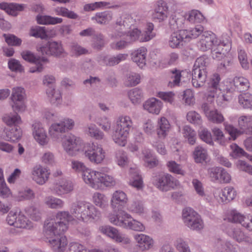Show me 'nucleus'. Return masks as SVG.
Listing matches in <instances>:
<instances>
[{"mask_svg":"<svg viewBox=\"0 0 252 252\" xmlns=\"http://www.w3.org/2000/svg\"><path fill=\"white\" fill-rule=\"evenodd\" d=\"M224 231L230 238L238 243H248L250 241L248 235L240 227L229 225Z\"/></svg>","mask_w":252,"mask_h":252,"instance_id":"21","label":"nucleus"},{"mask_svg":"<svg viewBox=\"0 0 252 252\" xmlns=\"http://www.w3.org/2000/svg\"><path fill=\"white\" fill-rule=\"evenodd\" d=\"M220 76L218 74H215L210 79L208 83L207 90L209 95L212 97H216L218 103L221 101H227V99L224 95L225 91L237 90L243 92L248 90L250 87L249 80L243 77H235L231 81H226L220 83Z\"/></svg>","mask_w":252,"mask_h":252,"instance_id":"2","label":"nucleus"},{"mask_svg":"<svg viewBox=\"0 0 252 252\" xmlns=\"http://www.w3.org/2000/svg\"><path fill=\"white\" fill-rule=\"evenodd\" d=\"M29 35L30 36L40 38L42 39H46L48 37L46 32L45 27L38 26H33L31 28L29 31Z\"/></svg>","mask_w":252,"mask_h":252,"instance_id":"53","label":"nucleus"},{"mask_svg":"<svg viewBox=\"0 0 252 252\" xmlns=\"http://www.w3.org/2000/svg\"><path fill=\"white\" fill-rule=\"evenodd\" d=\"M15 227L17 228L31 229L33 227V224L23 214L20 212L18 213Z\"/></svg>","mask_w":252,"mask_h":252,"instance_id":"62","label":"nucleus"},{"mask_svg":"<svg viewBox=\"0 0 252 252\" xmlns=\"http://www.w3.org/2000/svg\"><path fill=\"white\" fill-rule=\"evenodd\" d=\"M63 150L70 156H75L79 153L85 152L87 143L80 137L71 135L67 137L62 143Z\"/></svg>","mask_w":252,"mask_h":252,"instance_id":"11","label":"nucleus"},{"mask_svg":"<svg viewBox=\"0 0 252 252\" xmlns=\"http://www.w3.org/2000/svg\"><path fill=\"white\" fill-rule=\"evenodd\" d=\"M185 32L182 30H179L173 32L169 39L168 45L171 48H178L182 45L183 42H186L187 35H185Z\"/></svg>","mask_w":252,"mask_h":252,"instance_id":"34","label":"nucleus"},{"mask_svg":"<svg viewBox=\"0 0 252 252\" xmlns=\"http://www.w3.org/2000/svg\"><path fill=\"white\" fill-rule=\"evenodd\" d=\"M185 75H186L187 77L190 76L189 74L187 71H180L176 70L173 71L171 77L172 80L169 82L168 86L172 88L180 86V82L182 80L183 82L185 81V80H183L184 77V76Z\"/></svg>","mask_w":252,"mask_h":252,"instance_id":"41","label":"nucleus"},{"mask_svg":"<svg viewBox=\"0 0 252 252\" xmlns=\"http://www.w3.org/2000/svg\"><path fill=\"white\" fill-rule=\"evenodd\" d=\"M74 220L67 211H59L44 222L43 234L49 247L55 252H63L67 244L65 236L61 234L68 228L69 222Z\"/></svg>","mask_w":252,"mask_h":252,"instance_id":"1","label":"nucleus"},{"mask_svg":"<svg viewBox=\"0 0 252 252\" xmlns=\"http://www.w3.org/2000/svg\"><path fill=\"white\" fill-rule=\"evenodd\" d=\"M182 218L185 225L191 230L199 231L204 227V223L200 216L190 207L183 209Z\"/></svg>","mask_w":252,"mask_h":252,"instance_id":"9","label":"nucleus"},{"mask_svg":"<svg viewBox=\"0 0 252 252\" xmlns=\"http://www.w3.org/2000/svg\"><path fill=\"white\" fill-rule=\"evenodd\" d=\"M2 120L8 126H17L22 123L21 117L17 113L5 114L3 116Z\"/></svg>","mask_w":252,"mask_h":252,"instance_id":"48","label":"nucleus"},{"mask_svg":"<svg viewBox=\"0 0 252 252\" xmlns=\"http://www.w3.org/2000/svg\"><path fill=\"white\" fill-rule=\"evenodd\" d=\"M223 126L226 131L230 135V137L227 138L228 141L230 140H235L238 136L245 132L244 130L238 129L227 122L224 123Z\"/></svg>","mask_w":252,"mask_h":252,"instance_id":"49","label":"nucleus"},{"mask_svg":"<svg viewBox=\"0 0 252 252\" xmlns=\"http://www.w3.org/2000/svg\"><path fill=\"white\" fill-rule=\"evenodd\" d=\"M193 155L196 163H201L205 161L208 157L207 150L201 146L195 148Z\"/></svg>","mask_w":252,"mask_h":252,"instance_id":"59","label":"nucleus"},{"mask_svg":"<svg viewBox=\"0 0 252 252\" xmlns=\"http://www.w3.org/2000/svg\"><path fill=\"white\" fill-rule=\"evenodd\" d=\"M152 182L162 192L176 189L181 186L180 182L169 173H161L153 176Z\"/></svg>","mask_w":252,"mask_h":252,"instance_id":"7","label":"nucleus"},{"mask_svg":"<svg viewBox=\"0 0 252 252\" xmlns=\"http://www.w3.org/2000/svg\"><path fill=\"white\" fill-rule=\"evenodd\" d=\"M46 94L52 104L56 106L61 104L62 96L60 91L54 88H48L46 90Z\"/></svg>","mask_w":252,"mask_h":252,"instance_id":"44","label":"nucleus"},{"mask_svg":"<svg viewBox=\"0 0 252 252\" xmlns=\"http://www.w3.org/2000/svg\"><path fill=\"white\" fill-rule=\"evenodd\" d=\"M212 132L215 137V141L219 144L224 146L228 142V140L225 137L220 128L215 126L212 129Z\"/></svg>","mask_w":252,"mask_h":252,"instance_id":"60","label":"nucleus"},{"mask_svg":"<svg viewBox=\"0 0 252 252\" xmlns=\"http://www.w3.org/2000/svg\"><path fill=\"white\" fill-rule=\"evenodd\" d=\"M170 129L171 125L165 117H161L158 119L157 134L159 138H165L167 136Z\"/></svg>","mask_w":252,"mask_h":252,"instance_id":"33","label":"nucleus"},{"mask_svg":"<svg viewBox=\"0 0 252 252\" xmlns=\"http://www.w3.org/2000/svg\"><path fill=\"white\" fill-rule=\"evenodd\" d=\"M238 126L240 129L245 131V129L252 127V115H242L238 120Z\"/></svg>","mask_w":252,"mask_h":252,"instance_id":"64","label":"nucleus"},{"mask_svg":"<svg viewBox=\"0 0 252 252\" xmlns=\"http://www.w3.org/2000/svg\"><path fill=\"white\" fill-rule=\"evenodd\" d=\"M168 16V7L163 1H159L152 14V19L155 22L161 23L166 21Z\"/></svg>","mask_w":252,"mask_h":252,"instance_id":"23","label":"nucleus"},{"mask_svg":"<svg viewBox=\"0 0 252 252\" xmlns=\"http://www.w3.org/2000/svg\"><path fill=\"white\" fill-rule=\"evenodd\" d=\"M186 19L191 23H200L204 20V17L198 10H192L185 15Z\"/></svg>","mask_w":252,"mask_h":252,"instance_id":"57","label":"nucleus"},{"mask_svg":"<svg viewBox=\"0 0 252 252\" xmlns=\"http://www.w3.org/2000/svg\"><path fill=\"white\" fill-rule=\"evenodd\" d=\"M132 126L133 121L130 116H119L115 121L114 131L112 136L113 141L119 146H126Z\"/></svg>","mask_w":252,"mask_h":252,"instance_id":"6","label":"nucleus"},{"mask_svg":"<svg viewBox=\"0 0 252 252\" xmlns=\"http://www.w3.org/2000/svg\"><path fill=\"white\" fill-rule=\"evenodd\" d=\"M227 40L228 42L229 49L227 50V46L223 44L219 43V45L214 47L211 50L212 58L217 61H220L225 57L230 55L229 52L231 49V42L230 37L226 34H223L221 36V42Z\"/></svg>","mask_w":252,"mask_h":252,"instance_id":"20","label":"nucleus"},{"mask_svg":"<svg viewBox=\"0 0 252 252\" xmlns=\"http://www.w3.org/2000/svg\"><path fill=\"white\" fill-rule=\"evenodd\" d=\"M48 132L53 141L59 142L62 139V133H65V131L60 122L53 123L48 129Z\"/></svg>","mask_w":252,"mask_h":252,"instance_id":"38","label":"nucleus"},{"mask_svg":"<svg viewBox=\"0 0 252 252\" xmlns=\"http://www.w3.org/2000/svg\"><path fill=\"white\" fill-rule=\"evenodd\" d=\"M37 23L41 25H56L61 24L63 22L62 18L52 17L49 15H39L36 16Z\"/></svg>","mask_w":252,"mask_h":252,"instance_id":"43","label":"nucleus"},{"mask_svg":"<svg viewBox=\"0 0 252 252\" xmlns=\"http://www.w3.org/2000/svg\"><path fill=\"white\" fill-rule=\"evenodd\" d=\"M84 155L91 163L99 164L104 161L106 153L100 144L94 143H87Z\"/></svg>","mask_w":252,"mask_h":252,"instance_id":"12","label":"nucleus"},{"mask_svg":"<svg viewBox=\"0 0 252 252\" xmlns=\"http://www.w3.org/2000/svg\"><path fill=\"white\" fill-rule=\"evenodd\" d=\"M114 14L112 11L106 10L96 12L91 17V20L96 23L106 25L110 23L113 19Z\"/></svg>","mask_w":252,"mask_h":252,"instance_id":"35","label":"nucleus"},{"mask_svg":"<svg viewBox=\"0 0 252 252\" xmlns=\"http://www.w3.org/2000/svg\"><path fill=\"white\" fill-rule=\"evenodd\" d=\"M127 210L133 213L142 215L146 213L143 203L139 200H134L128 207Z\"/></svg>","mask_w":252,"mask_h":252,"instance_id":"50","label":"nucleus"},{"mask_svg":"<svg viewBox=\"0 0 252 252\" xmlns=\"http://www.w3.org/2000/svg\"><path fill=\"white\" fill-rule=\"evenodd\" d=\"M36 50L42 55L61 57L66 55L61 41L50 40L47 42L38 43L36 46Z\"/></svg>","mask_w":252,"mask_h":252,"instance_id":"8","label":"nucleus"},{"mask_svg":"<svg viewBox=\"0 0 252 252\" xmlns=\"http://www.w3.org/2000/svg\"><path fill=\"white\" fill-rule=\"evenodd\" d=\"M147 49L144 47H141L132 51L131 53L132 61L140 68H142L146 64Z\"/></svg>","mask_w":252,"mask_h":252,"instance_id":"30","label":"nucleus"},{"mask_svg":"<svg viewBox=\"0 0 252 252\" xmlns=\"http://www.w3.org/2000/svg\"><path fill=\"white\" fill-rule=\"evenodd\" d=\"M185 32V35H187L186 41H189L192 38H196L199 35L202 34L203 32V27L200 25L197 26L195 28L190 29L189 31L185 30H183Z\"/></svg>","mask_w":252,"mask_h":252,"instance_id":"61","label":"nucleus"},{"mask_svg":"<svg viewBox=\"0 0 252 252\" xmlns=\"http://www.w3.org/2000/svg\"><path fill=\"white\" fill-rule=\"evenodd\" d=\"M21 55L25 61L35 64V66L29 69V72L32 73L42 72L44 69V63L48 61L45 58L36 56L33 53L29 50L23 51Z\"/></svg>","mask_w":252,"mask_h":252,"instance_id":"16","label":"nucleus"},{"mask_svg":"<svg viewBox=\"0 0 252 252\" xmlns=\"http://www.w3.org/2000/svg\"><path fill=\"white\" fill-rule=\"evenodd\" d=\"M154 25L152 23L146 24L144 31L142 32L141 40L143 42H147L156 36V33L154 31Z\"/></svg>","mask_w":252,"mask_h":252,"instance_id":"52","label":"nucleus"},{"mask_svg":"<svg viewBox=\"0 0 252 252\" xmlns=\"http://www.w3.org/2000/svg\"><path fill=\"white\" fill-rule=\"evenodd\" d=\"M134 239L137 246L142 251H147L151 249L154 244V240L150 236L145 234H136Z\"/></svg>","mask_w":252,"mask_h":252,"instance_id":"29","label":"nucleus"},{"mask_svg":"<svg viewBox=\"0 0 252 252\" xmlns=\"http://www.w3.org/2000/svg\"><path fill=\"white\" fill-rule=\"evenodd\" d=\"M133 23L134 20L131 15L123 14L116 19L114 26L115 32L113 33H116L118 31H126Z\"/></svg>","mask_w":252,"mask_h":252,"instance_id":"24","label":"nucleus"},{"mask_svg":"<svg viewBox=\"0 0 252 252\" xmlns=\"http://www.w3.org/2000/svg\"><path fill=\"white\" fill-rule=\"evenodd\" d=\"M143 107L148 113L158 115L163 107V103L155 97H151L143 103Z\"/></svg>","mask_w":252,"mask_h":252,"instance_id":"26","label":"nucleus"},{"mask_svg":"<svg viewBox=\"0 0 252 252\" xmlns=\"http://www.w3.org/2000/svg\"><path fill=\"white\" fill-rule=\"evenodd\" d=\"M92 201L96 206L103 209L108 206V199L106 195L99 192H95L92 195Z\"/></svg>","mask_w":252,"mask_h":252,"instance_id":"46","label":"nucleus"},{"mask_svg":"<svg viewBox=\"0 0 252 252\" xmlns=\"http://www.w3.org/2000/svg\"><path fill=\"white\" fill-rule=\"evenodd\" d=\"M129 185L137 190L143 189V182L139 171L136 167H131L129 170Z\"/></svg>","mask_w":252,"mask_h":252,"instance_id":"31","label":"nucleus"},{"mask_svg":"<svg viewBox=\"0 0 252 252\" xmlns=\"http://www.w3.org/2000/svg\"><path fill=\"white\" fill-rule=\"evenodd\" d=\"M223 220L239 223L248 231L252 232V216L250 215H244L236 210H231L225 214Z\"/></svg>","mask_w":252,"mask_h":252,"instance_id":"13","label":"nucleus"},{"mask_svg":"<svg viewBox=\"0 0 252 252\" xmlns=\"http://www.w3.org/2000/svg\"><path fill=\"white\" fill-rule=\"evenodd\" d=\"M209 121L216 124H220L224 121L222 114L217 109H213L206 117Z\"/></svg>","mask_w":252,"mask_h":252,"instance_id":"54","label":"nucleus"},{"mask_svg":"<svg viewBox=\"0 0 252 252\" xmlns=\"http://www.w3.org/2000/svg\"><path fill=\"white\" fill-rule=\"evenodd\" d=\"M186 18L185 15L179 12H174L169 20L170 28L174 31L182 30L185 26Z\"/></svg>","mask_w":252,"mask_h":252,"instance_id":"28","label":"nucleus"},{"mask_svg":"<svg viewBox=\"0 0 252 252\" xmlns=\"http://www.w3.org/2000/svg\"><path fill=\"white\" fill-rule=\"evenodd\" d=\"M142 155H143V159L147 167L153 168L158 164V161L154 157L151 150L146 148L142 150Z\"/></svg>","mask_w":252,"mask_h":252,"instance_id":"47","label":"nucleus"},{"mask_svg":"<svg viewBox=\"0 0 252 252\" xmlns=\"http://www.w3.org/2000/svg\"><path fill=\"white\" fill-rule=\"evenodd\" d=\"M32 134L34 139L40 146L47 145L49 138L44 124L38 120H35L32 125Z\"/></svg>","mask_w":252,"mask_h":252,"instance_id":"18","label":"nucleus"},{"mask_svg":"<svg viewBox=\"0 0 252 252\" xmlns=\"http://www.w3.org/2000/svg\"><path fill=\"white\" fill-rule=\"evenodd\" d=\"M221 37L219 38L217 36L211 31H205L200 36V40L197 43L198 49L202 51H206L212 49L214 47L221 43ZM228 42L227 40L222 42L221 44L227 46L229 49Z\"/></svg>","mask_w":252,"mask_h":252,"instance_id":"10","label":"nucleus"},{"mask_svg":"<svg viewBox=\"0 0 252 252\" xmlns=\"http://www.w3.org/2000/svg\"><path fill=\"white\" fill-rule=\"evenodd\" d=\"M127 95L131 103L134 105L139 104L144 97L142 90L138 88L128 91Z\"/></svg>","mask_w":252,"mask_h":252,"instance_id":"45","label":"nucleus"},{"mask_svg":"<svg viewBox=\"0 0 252 252\" xmlns=\"http://www.w3.org/2000/svg\"><path fill=\"white\" fill-rule=\"evenodd\" d=\"M44 202L48 208L52 209H62L64 206L63 200L52 195L46 196Z\"/></svg>","mask_w":252,"mask_h":252,"instance_id":"42","label":"nucleus"},{"mask_svg":"<svg viewBox=\"0 0 252 252\" xmlns=\"http://www.w3.org/2000/svg\"><path fill=\"white\" fill-rule=\"evenodd\" d=\"M156 96L165 103L173 104L175 100V94L172 91L158 92Z\"/></svg>","mask_w":252,"mask_h":252,"instance_id":"63","label":"nucleus"},{"mask_svg":"<svg viewBox=\"0 0 252 252\" xmlns=\"http://www.w3.org/2000/svg\"><path fill=\"white\" fill-rule=\"evenodd\" d=\"M221 196L223 199V203L226 201L233 200L237 195V192L234 188L228 186L223 189H220Z\"/></svg>","mask_w":252,"mask_h":252,"instance_id":"55","label":"nucleus"},{"mask_svg":"<svg viewBox=\"0 0 252 252\" xmlns=\"http://www.w3.org/2000/svg\"><path fill=\"white\" fill-rule=\"evenodd\" d=\"M238 102L243 108L252 109V94L248 93L241 94L238 96Z\"/></svg>","mask_w":252,"mask_h":252,"instance_id":"58","label":"nucleus"},{"mask_svg":"<svg viewBox=\"0 0 252 252\" xmlns=\"http://www.w3.org/2000/svg\"><path fill=\"white\" fill-rule=\"evenodd\" d=\"M69 214L77 220L88 223L98 220L101 217V212L91 203L85 201H77L73 202L70 207Z\"/></svg>","mask_w":252,"mask_h":252,"instance_id":"4","label":"nucleus"},{"mask_svg":"<svg viewBox=\"0 0 252 252\" xmlns=\"http://www.w3.org/2000/svg\"><path fill=\"white\" fill-rule=\"evenodd\" d=\"M100 232L103 234L112 239L116 242L121 243L124 245L129 244L131 240L126 234L121 232L117 228L110 225H103L99 227Z\"/></svg>","mask_w":252,"mask_h":252,"instance_id":"15","label":"nucleus"},{"mask_svg":"<svg viewBox=\"0 0 252 252\" xmlns=\"http://www.w3.org/2000/svg\"><path fill=\"white\" fill-rule=\"evenodd\" d=\"M203 199L209 205L213 206H217L219 204L223 203V199L221 198L220 189H214L212 193L206 194L202 197Z\"/></svg>","mask_w":252,"mask_h":252,"instance_id":"37","label":"nucleus"},{"mask_svg":"<svg viewBox=\"0 0 252 252\" xmlns=\"http://www.w3.org/2000/svg\"><path fill=\"white\" fill-rule=\"evenodd\" d=\"M26 7V5L25 4L7 2L0 3V9L4 10L8 14L13 16H17L19 13L23 11Z\"/></svg>","mask_w":252,"mask_h":252,"instance_id":"32","label":"nucleus"},{"mask_svg":"<svg viewBox=\"0 0 252 252\" xmlns=\"http://www.w3.org/2000/svg\"><path fill=\"white\" fill-rule=\"evenodd\" d=\"M107 218L112 224L125 229L137 232H144L146 229L145 225L141 221L134 219L125 211L109 213Z\"/></svg>","mask_w":252,"mask_h":252,"instance_id":"5","label":"nucleus"},{"mask_svg":"<svg viewBox=\"0 0 252 252\" xmlns=\"http://www.w3.org/2000/svg\"><path fill=\"white\" fill-rule=\"evenodd\" d=\"M73 189L74 185L72 182L64 179L57 181L51 189L54 193L60 196L69 193Z\"/></svg>","mask_w":252,"mask_h":252,"instance_id":"22","label":"nucleus"},{"mask_svg":"<svg viewBox=\"0 0 252 252\" xmlns=\"http://www.w3.org/2000/svg\"><path fill=\"white\" fill-rule=\"evenodd\" d=\"M128 57L127 54H118L116 55L110 57L101 56L99 58L98 61L102 62V63L107 65L114 66L120 63L125 61Z\"/></svg>","mask_w":252,"mask_h":252,"instance_id":"36","label":"nucleus"},{"mask_svg":"<svg viewBox=\"0 0 252 252\" xmlns=\"http://www.w3.org/2000/svg\"><path fill=\"white\" fill-rule=\"evenodd\" d=\"M182 134L184 137L187 139L189 144H194L196 139V134L190 126H185L182 129Z\"/></svg>","mask_w":252,"mask_h":252,"instance_id":"56","label":"nucleus"},{"mask_svg":"<svg viewBox=\"0 0 252 252\" xmlns=\"http://www.w3.org/2000/svg\"><path fill=\"white\" fill-rule=\"evenodd\" d=\"M50 169L40 164L34 165L31 171V178L36 184L42 186L49 179Z\"/></svg>","mask_w":252,"mask_h":252,"instance_id":"17","label":"nucleus"},{"mask_svg":"<svg viewBox=\"0 0 252 252\" xmlns=\"http://www.w3.org/2000/svg\"><path fill=\"white\" fill-rule=\"evenodd\" d=\"M118 7H119V6L117 5H112L109 2L101 1L86 3L83 6V10L85 12H90L104 8H116Z\"/></svg>","mask_w":252,"mask_h":252,"instance_id":"39","label":"nucleus"},{"mask_svg":"<svg viewBox=\"0 0 252 252\" xmlns=\"http://www.w3.org/2000/svg\"><path fill=\"white\" fill-rule=\"evenodd\" d=\"M128 202L127 194L121 189L114 191L111 197L110 206L114 211L113 213H119L124 209Z\"/></svg>","mask_w":252,"mask_h":252,"instance_id":"19","label":"nucleus"},{"mask_svg":"<svg viewBox=\"0 0 252 252\" xmlns=\"http://www.w3.org/2000/svg\"><path fill=\"white\" fill-rule=\"evenodd\" d=\"M85 133L88 136L95 140H101L104 138L105 135L95 124H88L85 128Z\"/></svg>","mask_w":252,"mask_h":252,"instance_id":"40","label":"nucleus"},{"mask_svg":"<svg viewBox=\"0 0 252 252\" xmlns=\"http://www.w3.org/2000/svg\"><path fill=\"white\" fill-rule=\"evenodd\" d=\"M124 36L126 37L130 44L135 41L143 42L141 40L142 32L138 28H134L128 32L118 31L116 33H112L111 35V38L122 37Z\"/></svg>","mask_w":252,"mask_h":252,"instance_id":"25","label":"nucleus"},{"mask_svg":"<svg viewBox=\"0 0 252 252\" xmlns=\"http://www.w3.org/2000/svg\"><path fill=\"white\" fill-rule=\"evenodd\" d=\"M81 177L85 184L95 190L103 188H113L118 184L116 179L105 173L102 169L95 170L88 167Z\"/></svg>","mask_w":252,"mask_h":252,"instance_id":"3","label":"nucleus"},{"mask_svg":"<svg viewBox=\"0 0 252 252\" xmlns=\"http://www.w3.org/2000/svg\"><path fill=\"white\" fill-rule=\"evenodd\" d=\"M56 15L66 17L71 19H76L78 17L77 14L73 11L69 10L65 7L58 6L53 9Z\"/></svg>","mask_w":252,"mask_h":252,"instance_id":"51","label":"nucleus"},{"mask_svg":"<svg viewBox=\"0 0 252 252\" xmlns=\"http://www.w3.org/2000/svg\"><path fill=\"white\" fill-rule=\"evenodd\" d=\"M26 98V92L24 88L15 87L12 89L11 99L12 102V108L16 112H23L26 109L25 100Z\"/></svg>","mask_w":252,"mask_h":252,"instance_id":"14","label":"nucleus"},{"mask_svg":"<svg viewBox=\"0 0 252 252\" xmlns=\"http://www.w3.org/2000/svg\"><path fill=\"white\" fill-rule=\"evenodd\" d=\"M207 77V71L194 67L192 70V84L193 87L199 88L203 86Z\"/></svg>","mask_w":252,"mask_h":252,"instance_id":"27","label":"nucleus"}]
</instances>
